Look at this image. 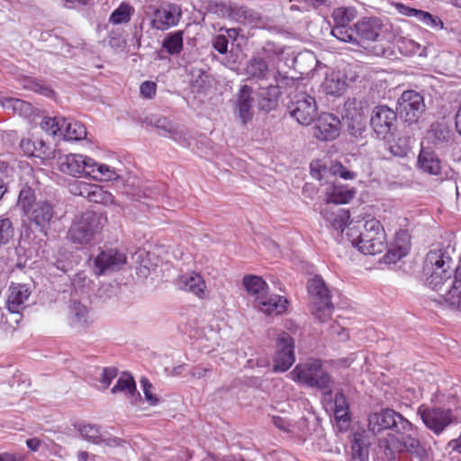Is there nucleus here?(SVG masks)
<instances>
[{
    "mask_svg": "<svg viewBox=\"0 0 461 461\" xmlns=\"http://www.w3.org/2000/svg\"><path fill=\"white\" fill-rule=\"evenodd\" d=\"M368 428L374 434L390 429L393 434L383 439L379 447L384 449V458L393 460L401 452H408L420 459L426 455L425 447L418 438V432L413 425L401 413L393 409H384L373 412L368 417Z\"/></svg>",
    "mask_w": 461,
    "mask_h": 461,
    "instance_id": "obj_1",
    "label": "nucleus"
},
{
    "mask_svg": "<svg viewBox=\"0 0 461 461\" xmlns=\"http://www.w3.org/2000/svg\"><path fill=\"white\" fill-rule=\"evenodd\" d=\"M450 246L438 245L429 249L424 260L423 272L426 284L430 289H438L444 280L450 278L456 271Z\"/></svg>",
    "mask_w": 461,
    "mask_h": 461,
    "instance_id": "obj_2",
    "label": "nucleus"
},
{
    "mask_svg": "<svg viewBox=\"0 0 461 461\" xmlns=\"http://www.w3.org/2000/svg\"><path fill=\"white\" fill-rule=\"evenodd\" d=\"M17 207L31 225L47 234L54 216L53 206L49 201L37 200L34 190L29 186H23L19 193Z\"/></svg>",
    "mask_w": 461,
    "mask_h": 461,
    "instance_id": "obj_3",
    "label": "nucleus"
},
{
    "mask_svg": "<svg viewBox=\"0 0 461 461\" xmlns=\"http://www.w3.org/2000/svg\"><path fill=\"white\" fill-rule=\"evenodd\" d=\"M292 380L306 384L316 386L323 391L324 394H330V377L321 368L320 360L311 359L303 364L297 365L289 374Z\"/></svg>",
    "mask_w": 461,
    "mask_h": 461,
    "instance_id": "obj_4",
    "label": "nucleus"
},
{
    "mask_svg": "<svg viewBox=\"0 0 461 461\" xmlns=\"http://www.w3.org/2000/svg\"><path fill=\"white\" fill-rule=\"evenodd\" d=\"M307 290L312 304V314L321 322L330 319L333 304L329 288L321 276H315L308 280Z\"/></svg>",
    "mask_w": 461,
    "mask_h": 461,
    "instance_id": "obj_5",
    "label": "nucleus"
},
{
    "mask_svg": "<svg viewBox=\"0 0 461 461\" xmlns=\"http://www.w3.org/2000/svg\"><path fill=\"white\" fill-rule=\"evenodd\" d=\"M342 119L348 134L355 139H364L366 131V117L364 103L357 98H348L343 107Z\"/></svg>",
    "mask_w": 461,
    "mask_h": 461,
    "instance_id": "obj_6",
    "label": "nucleus"
},
{
    "mask_svg": "<svg viewBox=\"0 0 461 461\" xmlns=\"http://www.w3.org/2000/svg\"><path fill=\"white\" fill-rule=\"evenodd\" d=\"M417 414L422 422L436 435H440L446 428L456 422L457 418L450 409L421 404Z\"/></svg>",
    "mask_w": 461,
    "mask_h": 461,
    "instance_id": "obj_7",
    "label": "nucleus"
},
{
    "mask_svg": "<svg viewBox=\"0 0 461 461\" xmlns=\"http://www.w3.org/2000/svg\"><path fill=\"white\" fill-rule=\"evenodd\" d=\"M101 224V216L88 211L77 216L73 221L68 235L74 243L87 244L97 234Z\"/></svg>",
    "mask_w": 461,
    "mask_h": 461,
    "instance_id": "obj_8",
    "label": "nucleus"
},
{
    "mask_svg": "<svg viewBox=\"0 0 461 461\" xmlns=\"http://www.w3.org/2000/svg\"><path fill=\"white\" fill-rule=\"evenodd\" d=\"M357 77V73L349 65L341 69L328 68L321 86L327 95L339 96L344 94L349 84L356 80Z\"/></svg>",
    "mask_w": 461,
    "mask_h": 461,
    "instance_id": "obj_9",
    "label": "nucleus"
},
{
    "mask_svg": "<svg viewBox=\"0 0 461 461\" xmlns=\"http://www.w3.org/2000/svg\"><path fill=\"white\" fill-rule=\"evenodd\" d=\"M288 111L298 123L309 125L317 114L315 98L304 92L298 93L292 98Z\"/></svg>",
    "mask_w": 461,
    "mask_h": 461,
    "instance_id": "obj_10",
    "label": "nucleus"
},
{
    "mask_svg": "<svg viewBox=\"0 0 461 461\" xmlns=\"http://www.w3.org/2000/svg\"><path fill=\"white\" fill-rule=\"evenodd\" d=\"M126 263L127 257L123 252L109 249L93 258V271L96 276L107 275L122 269Z\"/></svg>",
    "mask_w": 461,
    "mask_h": 461,
    "instance_id": "obj_11",
    "label": "nucleus"
},
{
    "mask_svg": "<svg viewBox=\"0 0 461 461\" xmlns=\"http://www.w3.org/2000/svg\"><path fill=\"white\" fill-rule=\"evenodd\" d=\"M424 109L423 97L413 90L404 91L397 102L399 116L409 123L417 122Z\"/></svg>",
    "mask_w": 461,
    "mask_h": 461,
    "instance_id": "obj_12",
    "label": "nucleus"
},
{
    "mask_svg": "<svg viewBox=\"0 0 461 461\" xmlns=\"http://www.w3.org/2000/svg\"><path fill=\"white\" fill-rule=\"evenodd\" d=\"M438 289H432L438 294V301L461 311V267L456 268L454 278H447Z\"/></svg>",
    "mask_w": 461,
    "mask_h": 461,
    "instance_id": "obj_13",
    "label": "nucleus"
},
{
    "mask_svg": "<svg viewBox=\"0 0 461 461\" xmlns=\"http://www.w3.org/2000/svg\"><path fill=\"white\" fill-rule=\"evenodd\" d=\"M294 361V340L288 333L282 332L276 339L274 371L285 372L292 366Z\"/></svg>",
    "mask_w": 461,
    "mask_h": 461,
    "instance_id": "obj_14",
    "label": "nucleus"
},
{
    "mask_svg": "<svg viewBox=\"0 0 461 461\" xmlns=\"http://www.w3.org/2000/svg\"><path fill=\"white\" fill-rule=\"evenodd\" d=\"M396 113L387 105L375 106L371 114L370 125L378 138L385 139L394 128Z\"/></svg>",
    "mask_w": 461,
    "mask_h": 461,
    "instance_id": "obj_15",
    "label": "nucleus"
},
{
    "mask_svg": "<svg viewBox=\"0 0 461 461\" xmlns=\"http://www.w3.org/2000/svg\"><path fill=\"white\" fill-rule=\"evenodd\" d=\"M32 287L27 284L11 283L7 291L6 307L13 313H20L30 305Z\"/></svg>",
    "mask_w": 461,
    "mask_h": 461,
    "instance_id": "obj_16",
    "label": "nucleus"
},
{
    "mask_svg": "<svg viewBox=\"0 0 461 461\" xmlns=\"http://www.w3.org/2000/svg\"><path fill=\"white\" fill-rule=\"evenodd\" d=\"M252 88L242 86L236 94L233 101V112L243 124L248 123L253 118L254 97Z\"/></svg>",
    "mask_w": 461,
    "mask_h": 461,
    "instance_id": "obj_17",
    "label": "nucleus"
},
{
    "mask_svg": "<svg viewBox=\"0 0 461 461\" xmlns=\"http://www.w3.org/2000/svg\"><path fill=\"white\" fill-rule=\"evenodd\" d=\"M376 231L371 240H365V244H359V251L366 255H376L382 253L386 248V239L384 230L376 219L367 220V230Z\"/></svg>",
    "mask_w": 461,
    "mask_h": 461,
    "instance_id": "obj_18",
    "label": "nucleus"
},
{
    "mask_svg": "<svg viewBox=\"0 0 461 461\" xmlns=\"http://www.w3.org/2000/svg\"><path fill=\"white\" fill-rule=\"evenodd\" d=\"M92 158L81 154H68L59 157V169L67 175L77 176H87L91 168Z\"/></svg>",
    "mask_w": 461,
    "mask_h": 461,
    "instance_id": "obj_19",
    "label": "nucleus"
},
{
    "mask_svg": "<svg viewBox=\"0 0 461 461\" xmlns=\"http://www.w3.org/2000/svg\"><path fill=\"white\" fill-rule=\"evenodd\" d=\"M340 121L331 113H322L313 127V135L318 140L328 141L339 135Z\"/></svg>",
    "mask_w": 461,
    "mask_h": 461,
    "instance_id": "obj_20",
    "label": "nucleus"
},
{
    "mask_svg": "<svg viewBox=\"0 0 461 461\" xmlns=\"http://www.w3.org/2000/svg\"><path fill=\"white\" fill-rule=\"evenodd\" d=\"M181 18V10L176 5H167L154 11L151 26L154 29L165 31L177 24Z\"/></svg>",
    "mask_w": 461,
    "mask_h": 461,
    "instance_id": "obj_21",
    "label": "nucleus"
},
{
    "mask_svg": "<svg viewBox=\"0 0 461 461\" xmlns=\"http://www.w3.org/2000/svg\"><path fill=\"white\" fill-rule=\"evenodd\" d=\"M311 173L312 177L322 180L329 174L333 176H339L343 179H354L356 173L348 170L341 163L332 162L330 167L323 165L321 161H314L311 163Z\"/></svg>",
    "mask_w": 461,
    "mask_h": 461,
    "instance_id": "obj_22",
    "label": "nucleus"
},
{
    "mask_svg": "<svg viewBox=\"0 0 461 461\" xmlns=\"http://www.w3.org/2000/svg\"><path fill=\"white\" fill-rule=\"evenodd\" d=\"M311 173L312 177L322 180L329 174L333 176H339L343 179H354L356 173L348 170L341 163L332 162L330 167L323 165L321 161H314L311 163Z\"/></svg>",
    "mask_w": 461,
    "mask_h": 461,
    "instance_id": "obj_23",
    "label": "nucleus"
},
{
    "mask_svg": "<svg viewBox=\"0 0 461 461\" xmlns=\"http://www.w3.org/2000/svg\"><path fill=\"white\" fill-rule=\"evenodd\" d=\"M417 167L423 173L438 176L441 173L442 162L430 147L422 145L418 155Z\"/></svg>",
    "mask_w": 461,
    "mask_h": 461,
    "instance_id": "obj_24",
    "label": "nucleus"
},
{
    "mask_svg": "<svg viewBox=\"0 0 461 461\" xmlns=\"http://www.w3.org/2000/svg\"><path fill=\"white\" fill-rule=\"evenodd\" d=\"M411 248L410 235L406 230H401L395 234L393 243L390 246L384 255V262L393 264L406 256Z\"/></svg>",
    "mask_w": 461,
    "mask_h": 461,
    "instance_id": "obj_25",
    "label": "nucleus"
},
{
    "mask_svg": "<svg viewBox=\"0 0 461 461\" xmlns=\"http://www.w3.org/2000/svg\"><path fill=\"white\" fill-rule=\"evenodd\" d=\"M383 28V23L379 18L366 17L355 24V34L360 41H376Z\"/></svg>",
    "mask_w": 461,
    "mask_h": 461,
    "instance_id": "obj_26",
    "label": "nucleus"
},
{
    "mask_svg": "<svg viewBox=\"0 0 461 461\" xmlns=\"http://www.w3.org/2000/svg\"><path fill=\"white\" fill-rule=\"evenodd\" d=\"M180 289L192 293L199 298L207 296L206 284L203 276L195 272L181 276L177 281Z\"/></svg>",
    "mask_w": 461,
    "mask_h": 461,
    "instance_id": "obj_27",
    "label": "nucleus"
},
{
    "mask_svg": "<svg viewBox=\"0 0 461 461\" xmlns=\"http://www.w3.org/2000/svg\"><path fill=\"white\" fill-rule=\"evenodd\" d=\"M245 73L249 79L256 80H267L273 74L259 52L247 62Z\"/></svg>",
    "mask_w": 461,
    "mask_h": 461,
    "instance_id": "obj_28",
    "label": "nucleus"
},
{
    "mask_svg": "<svg viewBox=\"0 0 461 461\" xmlns=\"http://www.w3.org/2000/svg\"><path fill=\"white\" fill-rule=\"evenodd\" d=\"M287 305L288 301L285 297L278 294H268L267 292L256 303V306L267 315L282 314L285 312Z\"/></svg>",
    "mask_w": 461,
    "mask_h": 461,
    "instance_id": "obj_29",
    "label": "nucleus"
},
{
    "mask_svg": "<svg viewBox=\"0 0 461 461\" xmlns=\"http://www.w3.org/2000/svg\"><path fill=\"white\" fill-rule=\"evenodd\" d=\"M260 54L269 61H283L285 64L290 59L294 61L291 49L274 41L266 42Z\"/></svg>",
    "mask_w": 461,
    "mask_h": 461,
    "instance_id": "obj_30",
    "label": "nucleus"
},
{
    "mask_svg": "<svg viewBox=\"0 0 461 461\" xmlns=\"http://www.w3.org/2000/svg\"><path fill=\"white\" fill-rule=\"evenodd\" d=\"M321 215L330 225L338 231H343L350 218L349 211L343 208L327 207Z\"/></svg>",
    "mask_w": 461,
    "mask_h": 461,
    "instance_id": "obj_31",
    "label": "nucleus"
},
{
    "mask_svg": "<svg viewBox=\"0 0 461 461\" xmlns=\"http://www.w3.org/2000/svg\"><path fill=\"white\" fill-rule=\"evenodd\" d=\"M355 195L354 188L333 184L326 189L327 203L342 204L349 203Z\"/></svg>",
    "mask_w": 461,
    "mask_h": 461,
    "instance_id": "obj_32",
    "label": "nucleus"
},
{
    "mask_svg": "<svg viewBox=\"0 0 461 461\" xmlns=\"http://www.w3.org/2000/svg\"><path fill=\"white\" fill-rule=\"evenodd\" d=\"M242 284L248 294L254 298L255 304L263 297L268 289V285L266 281L258 276H245L243 277Z\"/></svg>",
    "mask_w": 461,
    "mask_h": 461,
    "instance_id": "obj_33",
    "label": "nucleus"
},
{
    "mask_svg": "<svg viewBox=\"0 0 461 461\" xmlns=\"http://www.w3.org/2000/svg\"><path fill=\"white\" fill-rule=\"evenodd\" d=\"M63 131H61L60 137L66 140H81L86 137V129L81 122L77 121L61 120Z\"/></svg>",
    "mask_w": 461,
    "mask_h": 461,
    "instance_id": "obj_34",
    "label": "nucleus"
},
{
    "mask_svg": "<svg viewBox=\"0 0 461 461\" xmlns=\"http://www.w3.org/2000/svg\"><path fill=\"white\" fill-rule=\"evenodd\" d=\"M20 147L29 157L49 158L50 155V148L41 139H23Z\"/></svg>",
    "mask_w": 461,
    "mask_h": 461,
    "instance_id": "obj_35",
    "label": "nucleus"
},
{
    "mask_svg": "<svg viewBox=\"0 0 461 461\" xmlns=\"http://www.w3.org/2000/svg\"><path fill=\"white\" fill-rule=\"evenodd\" d=\"M69 318L71 325L77 329H85L92 321L87 307L78 302L70 305Z\"/></svg>",
    "mask_w": 461,
    "mask_h": 461,
    "instance_id": "obj_36",
    "label": "nucleus"
},
{
    "mask_svg": "<svg viewBox=\"0 0 461 461\" xmlns=\"http://www.w3.org/2000/svg\"><path fill=\"white\" fill-rule=\"evenodd\" d=\"M91 168L87 176H91L96 181H113L119 178L118 171L106 164L97 163L92 158Z\"/></svg>",
    "mask_w": 461,
    "mask_h": 461,
    "instance_id": "obj_37",
    "label": "nucleus"
},
{
    "mask_svg": "<svg viewBox=\"0 0 461 461\" xmlns=\"http://www.w3.org/2000/svg\"><path fill=\"white\" fill-rule=\"evenodd\" d=\"M118 392L124 393L129 395L131 402L136 403L137 399L140 396L136 390V384L133 377L128 374H123L119 377L116 384L112 388V393H116Z\"/></svg>",
    "mask_w": 461,
    "mask_h": 461,
    "instance_id": "obj_38",
    "label": "nucleus"
},
{
    "mask_svg": "<svg viewBox=\"0 0 461 461\" xmlns=\"http://www.w3.org/2000/svg\"><path fill=\"white\" fill-rule=\"evenodd\" d=\"M281 91L275 85L259 88L258 96L260 108L267 111L272 110L276 106Z\"/></svg>",
    "mask_w": 461,
    "mask_h": 461,
    "instance_id": "obj_39",
    "label": "nucleus"
},
{
    "mask_svg": "<svg viewBox=\"0 0 461 461\" xmlns=\"http://www.w3.org/2000/svg\"><path fill=\"white\" fill-rule=\"evenodd\" d=\"M369 446L362 434H355L351 442V461H368Z\"/></svg>",
    "mask_w": 461,
    "mask_h": 461,
    "instance_id": "obj_40",
    "label": "nucleus"
},
{
    "mask_svg": "<svg viewBox=\"0 0 461 461\" xmlns=\"http://www.w3.org/2000/svg\"><path fill=\"white\" fill-rule=\"evenodd\" d=\"M183 35L182 31L167 33L162 41V48L169 55H178L183 50Z\"/></svg>",
    "mask_w": 461,
    "mask_h": 461,
    "instance_id": "obj_41",
    "label": "nucleus"
},
{
    "mask_svg": "<svg viewBox=\"0 0 461 461\" xmlns=\"http://www.w3.org/2000/svg\"><path fill=\"white\" fill-rule=\"evenodd\" d=\"M376 231L367 230V220L363 224L361 230H355V227H349L347 232L348 240L351 244L359 249V244H365V240H371L375 235Z\"/></svg>",
    "mask_w": 461,
    "mask_h": 461,
    "instance_id": "obj_42",
    "label": "nucleus"
},
{
    "mask_svg": "<svg viewBox=\"0 0 461 461\" xmlns=\"http://www.w3.org/2000/svg\"><path fill=\"white\" fill-rule=\"evenodd\" d=\"M87 199L90 202L110 205L114 203L113 195L104 189L103 186L92 184Z\"/></svg>",
    "mask_w": 461,
    "mask_h": 461,
    "instance_id": "obj_43",
    "label": "nucleus"
},
{
    "mask_svg": "<svg viewBox=\"0 0 461 461\" xmlns=\"http://www.w3.org/2000/svg\"><path fill=\"white\" fill-rule=\"evenodd\" d=\"M77 429L80 433L81 437L86 440L93 442L95 444H100V438H102L103 430L101 427L94 424H78Z\"/></svg>",
    "mask_w": 461,
    "mask_h": 461,
    "instance_id": "obj_44",
    "label": "nucleus"
},
{
    "mask_svg": "<svg viewBox=\"0 0 461 461\" xmlns=\"http://www.w3.org/2000/svg\"><path fill=\"white\" fill-rule=\"evenodd\" d=\"M273 76L276 84L275 86H278V90H287L294 87L297 89L302 85L303 81L300 77H289L285 73H282L280 71H276Z\"/></svg>",
    "mask_w": 461,
    "mask_h": 461,
    "instance_id": "obj_45",
    "label": "nucleus"
},
{
    "mask_svg": "<svg viewBox=\"0 0 461 461\" xmlns=\"http://www.w3.org/2000/svg\"><path fill=\"white\" fill-rule=\"evenodd\" d=\"M356 14L357 12L353 7H339L333 11L332 18L335 25H348Z\"/></svg>",
    "mask_w": 461,
    "mask_h": 461,
    "instance_id": "obj_46",
    "label": "nucleus"
},
{
    "mask_svg": "<svg viewBox=\"0 0 461 461\" xmlns=\"http://www.w3.org/2000/svg\"><path fill=\"white\" fill-rule=\"evenodd\" d=\"M155 125L162 131L161 134L164 136H168L176 141L180 140L182 138V132H180L167 118H158Z\"/></svg>",
    "mask_w": 461,
    "mask_h": 461,
    "instance_id": "obj_47",
    "label": "nucleus"
},
{
    "mask_svg": "<svg viewBox=\"0 0 461 461\" xmlns=\"http://www.w3.org/2000/svg\"><path fill=\"white\" fill-rule=\"evenodd\" d=\"M132 8L128 5H121L110 15V23L113 24L126 23L130 21Z\"/></svg>",
    "mask_w": 461,
    "mask_h": 461,
    "instance_id": "obj_48",
    "label": "nucleus"
},
{
    "mask_svg": "<svg viewBox=\"0 0 461 461\" xmlns=\"http://www.w3.org/2000/svg\"><path fill=\"white\" fill-rule=\"evenodd\" d=\"M331 34L340 41L354 42L357 41L355 29L348 28V25H334Z\"/></svg>",
    "mask_w": 461,
    "mask_h": 461,
    "instance_id": "obj_49",
    "label": "nucleus"
},
{
    "mask_svg": "<svg viewBox=\"0 0 461 461\" xmlns=\"http://www.w3.org/2000/svg\"><path fill=\"white\" fill-rule=\"evenodd\" d=\"M63 118H45L41 125V129L49 133L50 135H52L53 137H60L61 131H63V127H61L62 120Z\"/></svg>",
    "mask_w": 461,
    "mask_h": 461,
    "instance_id": "obj_50",
    "label": "nucleus"
},
{
    "mask_svg": "<svg viewBox=\"0 0 461 461\" xmlns=\"http://www.w3.org/2000/svg\"><path fill=\"white\" fill-rule=\"evenodd\" d=\"M14 229L11 220L0 216V246L7 244L14 237Z\"/></svg>",
    "mask_w": 461,
    "mask_h": 461,
    "instance_id": "obj_51",
    "label": "nucleus"
},
{
    "mask_svg": "<svg viewBox=\"0 0 461 461\" xmlns=\"http://www.w3.org/2000/svg\"><path fill=\"white\" fill-rule=\"evenodd\" d=\"M272 422L278 429L291 435H297L296 425L289 419L285 417L273 416Z\"/></svg>",
    "mask_w": 461,
    "mask_h": 461,
    "instance_id": "obj_52",
    "label": "nucleus"
},
{
    "mask_svg": "<svg viewBox=\"0 0 461 461\" xmlns=\"http://www.w3.org/2000/svg\"><path fill=\"white\" fill-rule=\"evenodd\" d=\"M24 87L47 97H51L54 94L53 90L50 86L36 79H27Z\"/></svg>",
    "mask_w": 461,
    "mask_h": 461,
    "instance_id": "obj_53",
    "label": "nucleus"
},
{
    "mask_svg": "<svg viewBox=\"0 0 461 461\" xmlns=\"http://www.w3.org/2000/svg\"><path fill=\"white\" fill-rule=\"evenodd\" d=\"M4 106L5 108H12L18 113H28L31 111V104L17 98H8L5 101Z\"/></svg>",
    "mask_w": 461,
    "mask_h": 461,
    "instance_id": "obj_54",
    "label": "nucleus"
},
{
    "mask_svg": "<svg viewBox=\"0 0 461 461\" xmlns=\"http://www.w3.org/2000/svg\"><path fill=\"white\" fill-rule=\"evenodd\" d=\"M221 13L223 16H228L231 20L240 22L241 19L245 18L246 11L242 7L235 5H222Z\"/></svg>",
    "mask_w": 461,
    "mask_h": 461,
    "instance_id": "obj_55",
    "label": "nucleus"
},
{
    "mask_svg": "<svg viewBox=\"0 0 461 461\" xmlns=\"http://www.w3.org/2000/svg\"><path fill=\"white\" fill-rule=\"evenodd\" d=\"M414 17L425 25L430 26L432 28L443 27L442 22L438 18L432 16L429 13L418 10Z\"/></svg>",
    "mask_w": 461,
    "mask_h": 461,
    "instance_id": "obj_56",
    "label": "nucleus"
},
{
    "mask_svg": "<svg viewBox=\"0 0 461 461\" xmlns=\"http://www.w3.org/2000/svg\"><path fill=\"white\" fill-rule=\"evenodd\" d=\"M447 131L443 129L440 125H433L428 133V138L430 139L435 145H438L447 140Z\"/></svg>",
    "mask_w": 461,
    "mask_h": 461,
    "instance_id": "obj_57",
    "label": "nucleus"
},
{
    "mask_svg": "<svg viewBox=\"0 0 461 461\" xmlns=\"http://www.w3.org/2000/svg\"><path fill=\"white\" fill-rule=\"evenodd\" d=\"M92 184L75 180L69 185V192L74 195H79L87 198Z\"/></svg>",
    "mask_w": 461,
    "mask_h": 461,
    "instance_id": "obj_58",
    "label": "nucleus"
},
{
    "mask_svg": "<svg viewBox=\"0 0 461 461\" xmlns=\"http://www.w3.org/2000/svg\"><path fill=\"white\" fill-rule=\"evenodd\" d=\"M91 280L85 272H79L72 279V285L77 292L84 293L91 285Z\"/></svg>",
    "mask_w": 461,
    "mask_h": 461,
    "instance_id": "obj_59",
    "label": "nucleus"
},
{
    "mask_svg": "<svg viewBox=\"0 0 461 461\" xmlns=\"http://www.w3.org/2000/svg\"><path fill=\"white\" fill-rule=\"evenodd\" d=\"M140 384H141V387H142V390H143V393H144L147 402L150 405H153V406L157 405L159 402V399L155 394H153V393H152L153 386L149 383V381L147 378L143 377L140 380Z\"/></svg>",
    "mask_w": 461,
    "mask_h": 461,
    "instance_id": "obj_60",
    "label": "nucleus"
},
{
    "mask_svg": "<svg viewBox=\"0 0 461 461\" xmlns=\"http://www.w3.org/2000/svg\"><path fill=\"white\" fill-rule=\"evenodd\" d=\"M117 375V369L115 367H105L102 370L100 383L102 389L105 390L111 384L112 381Z\"/></svg>",
    "mask_w": 461,
    "mask_h": 461,
    "instance_id": "obj_61",
    "label": "nucleus"
},
{
    "mask_svg": "<svg viewBox=\"0 0 461 461\" xmlns=\"http://www.w3.org/2000/svg\"><path fill=\"white\" fill-rule=\"evenodd\" d=\"M212 44L219 53L225 54L228 50L229 41L226 35L219 33L212 38Z\"/></svg>",
    "mask_w": 461,
    "mask_h": 461,
    "instance_id": "obj_62",
    "label": "nucleus"
},
{
    "mask_svg": "<svg viewBox=\"0 0 461 461\" xmlns=\"http://www.w3.org/2000/svg\"><path fill=\"white\" fill-rule=\"evenodd\" d=\"M104 443L109 447H123L126 442L119 438L111 436L107 431H104L102 438H100V444Z\"/></svg>",
    "mask_w": 461,
    "mask_h": 461,
    "instance_id": "obj_63",
    "label": "nucleus"
},
{
    "mask_svg": "<svg viewBox=\"0 0 461 461\" xmlns=\"http://www.w3.org/2000/svg\"><path fill=\"white\" fill-rule=\"evenodd\" d=\"M157 85L151 81H145L140 85V95L145 98H152L156 94Z\"/></svg>",
    "mask_w": 461,
    "mask_h": 461,
    "instance_id": "obj_64",
    "label": "nucleus"
}]
</instances>
